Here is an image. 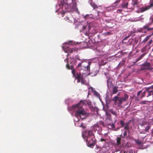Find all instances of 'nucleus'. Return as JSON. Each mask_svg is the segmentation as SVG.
<instances>
[{"label":"nucleus","instance_id":"f257e3e1","mask_svg":"<svg viewBox=\"0 0 153 153\" xmlns=\"http://www.w3.org/2000/svg\"><path fill=\"white\" fill-rule=\"evenodd\" d=\"M84 101L81 100L77 104L73 105L72 107V110L76 111L75 116L77 118H80L83 120L85 119L87 116L86 112L82 108Z\"/></svg>","mask_w":153,"mask_h":153},{"label":"nucleus","instance_id":"f03ea898","mask_svg":"<svg viewBox=\"0 0 153 153\" xmlns=\"http://www.w3.org/2000/svg\"><path fill=\"white\" fill-rule=\"evenodd\" d=\"M85 137H86V141L88 146L93 148L95 143V138L93 133L91 131H89L85 134Z\"/></svg>","mask_w":153,"mask_h":153},{"label":"nucleus","instance_id":"7ed1b4c3","mask_svg":"<svg viewBox=\"0 0 153 153\" xmlns=\"http://www.w3.org/2000/svg\"><path fill=\"white\" fill-rule=\"evenodd\" d=\"M128 98V95L125 94L124 97H120L118 96L115 97L113 100L115 102V104L117 105L118 106H120L123 102L127 101Z\"/></svg>","mask_w":153,"mask_h":153},{"label":"nucleus","instance_id":"20e7f679","mask_svg":"<svg viewBox=\"0 0 153 153\" xmlns=\"http://www.w3.org/2000/svg\"><path fill=\"white\" fill-rule=\"evenodd\" d=\"M147 90L146 97L149 102L153 101V85L149 87H146Z\"/></svg>","mask_w":153,"mask_h":153},{"label":"nucleus","instance_id":"39448f33","mask_svg":"<svg viewBox=\"0 0 153 153\" xmlns=\"http://www.w3.org/2000/svg\"><path fill=\"white\" fill-rule=\"evenodd\" d=\"M105 74L107 79V86L108 88L109 89L113 87L114 85V82L113 79L110 76L109 74L105 73Z\"/></svg>","mask_w":153,"mask_h":153},{"label":"nucleus","instance_id":"423d86ee","mask_svg":"<svg viewBox=\"0 0 153 153\" xmlns=\"http://www.w3.org/2000/svg\"><path fill=\"white\" fill-rule=\"evenodd\" d=\"M60 2V4L62 5V9L63 10L64 9H66L69 7L70 3L68 2V0H61Z\"/></svg>","mask_w":153,"mask_h":153},{"label":"nucleus","instance_id":"0eeeda50","mask_svg":"<svg viewBox=\"0 0 153 153\" xmlns=\"http://www.w3.org/2000/svg\"><path fill=\"white\" fill-rule=\"evenodd\" d=\"M95 151L97 153H106V151L105 148L100 147L98 146H97Z\"/></svg>","mask_w":153,"mask_h":153},{"label":"nucleus","instance_id":"6e6552de","mask_svg":"<svg viewBox=\"0 0 153 153\" xmlns=\"http://www.w3.org/2000/svg\"><path fill=\"white\" fill-rule=\"evenodd\" d=\"M90 64L86 62H82V69L85 71H89L90 69Z\"/></svg>","mask_w":153,"mask_h":153},{"label":"nucleus","instance_id":"1a4fd4ad","mask_svg":"<svg viewBox=\"0 0 153 153\" xmlns=\"http://www.w3.org/2000/svg\"><path fill=\"white\" fill-rule=\"evenodd\" d=\"M63 49L65 53H68V55H69V53L71 54L74 51V50L73 48H71L69 47L66 46H63Z\"/></svg>","mask_w":153,"mask_h":153},{"label":"nucleus","instance_id":"9d476101","mask_svg":"<svg viewBox=\"0 0 153 153\" xmlns=\"http://www.w3.org/2000/svg\"><path fill=\"white\" fill-rule=\"evenodd\" d=\"M142 66L145 67L144 69L150 70L152 68H151V63L146 62H144L142 65Z\"/></svg>","mask_w":153,"mask_h":153},{"label":"nucleus","instance_id":"9b49d317","mask_svg":"<svg viewBox=\"0 0 153 153\" xmlns=\"http://www.w3.org/2000/svg\"><path fill=\"white\" fill-rule=\"evenodd\" d=\"M145 53H144L141 55L138 58L136 59L135 62L136 63L141 59L145 56Z\"/></svg>","mask_w":153,"mask_h":153},{"label":"nucleus","instance_id":"f8f14e48","mask_svg":"<svg viewBox=\"0 0 153 153\" xmlns=\"http://www.w3.org/2000/svg\"><path fill=\"white\" fill-rule=\"evenodd\" d=\"M145 53H144L141 55L138 58L136 59L135 62L136 63L141 59L145 56Z\"/></svg>","mask_w":153,"mask_h":153},{"label":"nucleus","instance_id":"ddd939ff","mask_svg":"<svg viewBox=\"0 0 153 153\" xmlns=\"http://www.w3.org/2000/svg\"><path fill=\"white\" fill-rule=\"evenodd\" d=\"M145 53H144L141 55L138 58L136 59L135 62L136 63L141 59L145 56Z\"/></svg>","mask_w":153,"mask_h":153},{"label":"nucleus","instance_id":"4468645a","mask_svg":"<svg viewBox=\"0 0 153 153\" xmlns=\"http://www.w3.org/2000/svg\"><path fill=\"white\" fill-rule=\"evenodd\" d=\"M150 8V7H149V6H146L145 7H142L140 9V11L141 12H143Z\"/></svg>","mask_w":153,"mask_h":153},{"label":"nucleus","instance_id":"2eb2a0df","mask_svg":"<svg viewBox=\"0 0 153 153\" xmlns=\"http://www.w3.org/2000/svg\"><path fill=\"white\" fill-rule=\"evenodd\" d=\"M145 90L143 91V92H141V96L140 97L141 98L143 97H144L145 95H146L147 96V90H146V88H145Z\"/></svg>","mask_w":153,"mask_h":153},{"label":"nucleus","instance_id":"dca6fc26","mask_svg":"<svg viewBox=\"0 0 153 153\" xmlns=\"http://www.w3.org/2000/svg\"><path fill=\"white\" fill-rule=\"evenodd\" d=\"M153 29V28H149L148 25H146L144 26L142 28V30L146 29L148 31H149Z\"/></svg>","mask_w":153,"mask_h":153},{"label":"nucleus","instance_id":"f3484780","mask_svg":"<svg viewBox=\"0 0 153 153\" xmlns=\"http://www.w3.org/2000/svg\"><path fill=\"white\" fill-rule=\"evenodd\" d=\"M110 112L113 115H114L116 117H117L118 115L116 111H114L111 109L110 110Z\"/></svg>","mask_w":153,"mask_h":153},{"label":"nucleus","instance_id":"a211bd4d","mask_svg":"<svg viewBox=\"0 0 153 153\" xmlns=\"http://www.w3.org/2000/svg\"><path fill=\"white\" fill-rule=\"evenodd\" d=\"M138 4V2L137 0H134L132 2V4L133 5L134 7H135L137 6V5Z\"/></svg>","mask_w":153,"mask_h":153},{"label":"nucleus","instance_id":"6ab92c4d","mask_svg":"<svg viewBox=\"0 0 153 153\" xmlns=\"http://www.w3.org/2000/svg\"><path fill=\"white\" fill-rule=\"evenodd\" d=\"M90 4L91 6L94 9L96 8H97L98 7L97 5L93 2H91Z\"/></svg>","mask_w":153,"mask_h":153},{"label":"nucleus","instance_id":"aec40b11","mask_svg":"<svg viewBox=\"0 0 153 153\" xmlns=\"http://www.w3.org/2000/svg\"><path fill=\"white\" fill-rule=\"evenodd\" d=\"M121 138L120 137H117L116 139L117 145H119L121 143Z\"/></svg>","mask_w":153,"mask_h":153},{"label":"nucleus","instance_id":"412c9836","mask_svg":"<svg viewBox=\"0 0 153 153\" xmlns=\"http://www.w3.org/2000/svg\"><path fill=\"white\" fill-rule=\"evenodd\" d=\"M118 92L117 87L116 86H113V94H115Z\"/></svg>","mask_w":153,"mask_h":153},{"label":"nucleus","instance_id":"4be33fe9","mask_svg":"<svg viewBox=\"0 0 153 153\" xmlns=\"http://www.w3.org/2000/svg\"><path fill=\"white\" fill-rule=\"evenodd\" d=\"M74 77L76 78V79H81L82 77V76H81L80 73L78 74V73L76 74L75 76H74Z\"/></svg>","mask_w":153,"mask_h":153},{"label":"nucleus","instance_id":"5701e85b","mask_svg":"<svg viewBox=\"0 0 153 153\" xmlns=\"http://www.w3.org/2000/svg\"><path fill=\"white\" fill-rule=\"evenodd\" d=\"M149 102L148 101V100H144L141 101L140 102V104L145 105V104H148V102Z\"/></svg>","mask_w":153,"mask_h":153},{"label":"nucleus","instance_id":"b1692460","mask_svg":"<svg viewBox=\"0 0 153 153\" xmlns=\"http://www.w3.org/2000/svg\"><path fill=\"white\" fill-rule=\"evenodd\" d=\"M127 131H125L123 133V135H120L121 137L123 138H125L127 137H128L127 136Z\"/></svg>","mask_w":153,"mask_h":153},{"label":"nucleus","instance_id":"393cba45","mask_svg":"<svg viewBox=\"0 0 153 153\" xmlns=\"http://www.w3.org/2000/svg\"><path fill=\"white\" fill-rule=\"evenodd\" d=\"M107 119L109 120H112L111 115L110 113H107Z\"/></svg>","mask_w":153,"mask_h":153},{"label":"nucleus","instance_id":"a878e982","mask_svg":"<svg viewBox=\"0 0 153 153\" xmlns=\"http://www.w3.org/2000/svg\"><path fill=\"white\" fill-rule=\"evenodd\" d=\"M124 129L127 131L128 132L129 131V127L128 125L126 124L125 126L124 127Z\"/></svg>","mask_w":153,"mask_h":153},{"label":"nucleus","instance_id":"bb28decb","mask_svg":"<svg viewBox=\"0 0 153 153\" xmlns=\"http://www.w3.org/2000/svg\"><path fill=\"white\" fill-rule=\"evenodd\" d=\"M128 4V2H127L126 3H123L122 4V7L123 8H127V6Z\"/></svg>","mask_w":153,"mask_h":153},{"label":"nucleus","instance_id":"cd10ccee","mask_svg":"<svg viewBox=\"0 0 153 153\" xmlns=\"http://www.w3.org/2000/svg\"><path fill=\"white\" fill-rule=\"evenodd\" d=\"M93 92L94 95L97 96V97H98L99 96V93L97 92L95 90H93Z\"/></svg>","mask_w":153,"mask_h":153},{"label":"nucleus","instance_id":"c85d7f7f","mask_svg":"<svg viewBox=\"0 0 153 153\" xmlns=\"http://www.w3.org/2000/svg\"><path fill=\"white\" fill-rule=\"evenodd\" d=\"M150 126L149 125L148 126H147L145 128V131L146 132H148L149 131V130L150 128Z\"/></svg>","mask_w":153,"mask_h":153},{"label":"nucleus","instance_id":"c756f323","mask_svg":"<svg viewBox=\"0 0 153 153\" xmlns=\"http://www.w3.org/2000/svg\"><path fill=\"white\" fill-rule=\"evenodd\" d=\"M150 36L149 35L148 36H146L144 39L143 40V42H146L147 40H148V39H149V38L150 37Z\"/></svg>","mask_w":153,"mask_h":153},{"label":"nucleus","instance_id":"7c9ffc66","mask_svg":"<svg viewBox=\"0 0 153 153\" xmlns=\"http://www.w3.org/2000/svg\"><path fill=\"white\" fill-rule=\"evenodd\" d=\"M120 123L122 127H123L124 126V122L123 120H121L120 121Z\"/></svg>","mask_w":153,"mask_h":153},{"label":"nucleus","instance_id":"2f4dec72","mask_svg":"<svg viewBox=\"0 0 153 153\" xmlns=\"http://www.w3.org/2000/svg\"><path fill=\"white\" fill-rule=\"evenodd\" d=\"M135 142L137 144L139 145H141L142 144V143L141 142V141L139 140H136L135 141Z\"/></svg>","mask_w":153,"mask_h":153},{"label":"nucleus","instance_id":"473e14b6","mask_svg":"<svg viewBox=\"0 0 153 153\" xmlns=\"http://www.w3.org/2000/svg\"><path fill=\"white\" fill-rule=\"evenodd\" d=\"M150 5L149 6L150 8L153 6V0H150Z\"/></svg>","mask_w":153,"mask_h":153},{"label":"nucleus","instance_id":"72a5a7b5","mask_svg":"<svg viewBox=\"0 0 153 153\" xmlns=\"http://www.w3.org/2000/svg\"><path fill=\"white\" fill-rule=\"evenodd\" d=\"M134 119L133 118H132L131 120H129L128 121V122L126 123V124H127L128 125H129V124H130V123L131 122V121H133V122H134Z\"/></svg>","mask_w":153,"mask_h":153},{"label":"nucleus","instance_id":"f704fd0d","mask_svg":"<svg viewBox=\"0 0 153 153\" xmlns=\"http://www.w3.org/2000/svg\"><path fill=\"white\" fill-rule=\"evenodd\" d=\"M66 67L68 69H72L73 68V67L72 66H71V68H70L69 64H68L66 65Z\"/></svg>","mask_w":153,"mask_h":153},{"label":"nucleus","instance_id":"c9c22d12","mask_svg":"<svg viewBox=\"0 0 153 153\" xmlns=\"http://www.w3.org/2000/svg\"><path fill=\"white\" fill-rule=\"evenodd\" d=\"M72 73L73 74V76H75V75L76 74L75 73V71L74 69H73L72 71Z\"/></svg>","mask_w":153,"mask_h":153},{"label":"nucleus","instance_id":"e433bc0d","mask_svg":"<svg viewBox=\"0 0 153 153\" xmlns=\"http://www.w3.org/2000/svg\"><path fill=\"white\" fill-rule=\"evenodd\" d=\"M82 63H79L78 65L76 67L78 68L79 67H80L81 68H82Z\"/></svg>","mask_w":153,"mask_h":153},{"label":"nucleus","instance_id":"4c0bfd02","mask_svg":"<svg viewBox=\"0 0 153 153\" xmlns=\"http://www.w3.org/2000/svg\"><path fill=\"white\" fill-rule=\"evenodd\" d=\"M141 92L142 91H140L137 92V96H138V97H139L140 96V95H141Z\"/></svg>","mask_w":153,"mask_h":153},{"label":"nucleus","instance_id":"58836bf2","mask_svg":"<svg viewBox=\"0 0 153 153\" xmlns=\"http://www.w3.org/2000/svg\"><path fill=\"white\" fill-rule=\"evenodd\" d=\"M133 41V40L132 39H130L129 40V41H128V42H129V45H131L132 42Z\"/></svg>","mask_w":153,"mask_h":153},{"label":"nucleus","instance_id":"ea45409f","mask_svg":"<svg viewBox=\"0 0 153 153\" xmlns=\"http://www.w3.org/2000/svg\"><path fill=\"white\" fill-rule=\"evenodd\" d=\"M112 128H115V126L114 123H112L111 125H110Z\"/></svg>","mask_w":153,"mask_h":153},{"label":"nucleus","instance_id":"a19ab883","mask_svg":"<svg viewBox=\"0 0 153 153\" xmlns=\"http://www.w3.org/2000/svg\"><path fill=\"white\" fill-rule=\"evenodd\" d=\"M129 37V36H126V37H125L123 39V42L124 43H126V42H124V41L125 40L127 39Z\"/></svg>","mask_w":153,"mask_h":153},{"label":"nucleus","instance_id":"79ce46f5","mask_svg":"<svg viewBox=\"0 0 153 153\" xmlns=\"http://www.w3.org/2000/svg\"><path fill=\"white\" fill-rule=\"evenodd\" d=\"M81 83L82 84H83L84 83V80L83 79V78L82 77L81 79Z\"/></svg>","mask_w":153,"mask_h":153},{"label":"nucleus","instance_id":"37998d69","mask_svg":"<svg viewBox=\"0 0 153 153\" xmlns=\"http://www.w3.org/2000/svg\"><path fill=\"white\" fill-rule=\"evenodd\" d=\"M152 40L151 39L149 41L148 45H150L152 44Z\"/></svg>","mask_w":153,"mask_h":153},{"label":"nucleus","instance_id":"c03bdc74","mask_svg":"<svg viewBox=\"0 0 153 153\" xmlns=\"http://www.w3.org/2000/svg\"><path fill=\"white\" fill-rule=\"evenodd\" d=\"M122 11V9H118L117 10V13H121Z\"/></svg>","mask_w":153,"mask_h":153},{"label":"nucleus","instance_id":"a18cd8bd","mask_svg":"<svg viewBox=\"0 0 153 153\" xmlns=\"http://www.w3.org/2000/svg\"><path fill=\"white\" fill-rule=\"evenodd\" d=\"M100 140L101 142H103V141H105V142L106 141V140L105 139H104L103 138H101L100 139Z\"/></svg>","mask_w":153,"mask_h":153},{"label":"nucleus","instance_id":"49530a36","mask_svg":"<svg viewBox=\"0 0 153 153\" xmlns=\"http://www.w3.org/2000/svg\"><path fill=\"white\" fill-rule=\"evenodd\" d=\"M120 0H117L115 2V4L118 3H119Z\"/></svg>","mask_w":153,"mask_h":153},{"label":"nucleus","instance_id":"de8ad7c7","mask_svg":"<svg viewBox=\"0 0 153 153\" xmlns=\"http://www.w3.org/2000/svg\"><path fill=\"white\" fill-rule=\"evenodd\" d=\"M80 127H83V128H84L85 127H83V123H82L80 125Z\"/></svg>","mask_w":153,"mask_h":153},{"label":"nucleus","instance_id":"09e8293b","mask_svg":"<svg viewBox=\"0 0 153 153\" xmlns=\"http://www.w3.org/2000/svg\"><path fill=\"white\" fill-rule=\"evenodd\" d=\"M78 79V81L77 82H80V81L81 80V79Z\"/></svg>","mask_w":153,"mask_h":153},{"label":"nucleus","instance_id":"8fccbe9b","mask_svg":"<svg viewBox=\"0 0 153 153\" xmlns=\"http://www.w3.org/2000/svg\"><path fill=\"white\" fill-rule=\"evenodd\" d=\"M91 102H88V105H90L91 104Z\"/></svg>","mask_w":153,"mask_h":153},{"label":"nucleus","instance_id":"3c124183","mask_svg":"<svg viewBox=\"0 0 153 153\" xmlns=\"http://www.w3.org/2000/svg\"><path fill=\"white\" fill-rule=\"evenodd\" d=\"M83 30L84 29H85L86 28L85 26H83Z\"/></svg>","mask_w":153,"mask_h":153},{"label":"nucleus","instance_id":"603ef678","mask_svg":"<svg viewBox=\"0 0 153 153\" xmlns=\"http://www.w3.org/2000/svg\"><path fill=\"white\" fill-rule=\"evenodd\" d=\"M119 128H117V129H116L115 130V131H117V130H119Z\"/></svg>","mask_w":153,"mask_h":153},{"label":"nucleus","instance_id":"864d4df0","mask_svg":"<svg viewBox=\"0 0 153 153\" xmlns=\"http://www.w3.org/2000/svg\"><path fill=\"white\" fill-rule=\"evenodd\" d=\"M82 136L83 138H84L85 139V137H84V135L83 134H82Z\"/></svg>","mask_w":153,"mask_h":153},{"label":"nucleus","instance_id":"5fc2aeb1","mask_svg":"<svg viewBox=\"0 0 153 153\" xmlns=\"http://www.w3.org/2000/svg\"><path fill=\"white\" fill-rule=\"evenodd\" d=\"M66 12H67V10H66L65 11H64V12H63V13H65Z\"/></svg>","mask_w":153,"mask_h":153},{"label":"nucleus","instance_id":"6e6d98bb","mask_svg":"<svg viewBox=\"0 0 153 153\" xmlns=\"http://www.w3.org/2000/svg\"><path fill=\"white\" fill-rule=\"evenodd\" d=\"M151 68H152L151 70H153V68L151 67Z\"/></svg>","mask_w":153,"mask_h":153},{"label":"nucleus","instance_id":"4d7b16f0","mask_svg":"<svg viewBox=\"0 0 153 153\" xmlns=\"http://www.w3.org/2000/svg\"><path fill=\"white\" fill-rule=\"evenodd\" d=\"M99 11H98L97 12V13H98V14H99Z\"/></svg>","mask_w":153,"mask_h":153},{"label":"nucleus","instance_id":"13d9d810","mask_svg":"<svg viewBox=\"0 0 153 153\" xmlns=\"http://www.w3.org/2000/svg\"><path fill=\"white\" fill-rule=\"evenodd\" d=\"M152 35H153V32L152 33Z\"/></svg>","mask_w":153,"mask_h":153},{"label":"nucleus","instance_id":"bf43d9fd","mask_svg":"<svg viewBox=\"0 0 153 153\" xmlns=\"http://www.w3.org/2000/svg\"><path fill=\"white\" fill-rule=\"evenodd\" d=\"M108 34H109V32H108Z\"/></svg>","mask_w":153,"mask_h":153},{"label":"nucleus","instance_id":"052dcab7","mask_svg":"<svg viewBox=\"0 0 153 153\" xmlns=\"http://www.w3.org/2000/svg\"><path fill=\"white\" fill-rule=\"evenodd\" d=\"M69 43L70 44V42H69Z\"/></svg>","mask_w":153,"mask_h":153},{"label":"nucleus","instance_id":"680f3d73","mask_svg":"<svg viewBox=\"0 0 153 153\" xmlns=\"http://www.w3.org/2000/svg\"><path fill=\"white\" fill-rule=\"evenodd\" d=\"M152 51H153V49H152Z\"/></svg>","mask_w":153,"mask_h":153}]
</instances>
